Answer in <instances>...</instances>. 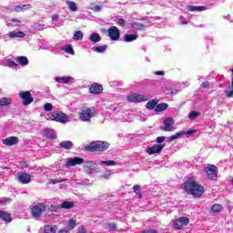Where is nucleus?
Here are the masks:
<instances>
[{
	"label": "nucleus",
	"mask_w": 233,
	"mask_h": 233,
	"mask_svg": "<svg viewBox=\"0 0 233 233\" xmlns=\"http://www.w3.org/2000/svg\"><path fill=\"white\" fill-rule=\"evenodd\" d=\"M76 225V219L71 218L67 223H66V229L69 230H74L75 227Z\"/></svg>",
	"instance_id": "obj_31"
},
{
	"label": "nucleus",
	"mask_w": 233,
	"mask_h": 233,
	"mask_svg": "<svg viewBox=\"0 0 233 233\" xmlns=\"http://www.w3.org/2000/svg\"><path fill=\"white\" fill-rule=\"evenodd\" d=\"M84 170L86 174H96L97 170H96V163L93 161H87L86 162V165L84 166Z\"/></svg>",
	"instance_id": "obj_15"
},
{
	"label": "nucleus",
	"mask_w": 233,
	"mask_h": 233,
	"mask_svg": "<svg viewBox=\"0 0 233 233\" xmlns=\"http://www.w3.org/2000/svg\"><path fill=\"white\" fill-rule=\"evenodd\" d=\"M63 50L66 53V54H70V56H74L75 52H74V48H72V46H64Z\"/></svg>",
	"instance_id": "obj_41"
},
{
	"label": "nucleus",
	"mask_w": 233,
	"mask_h": 233,
	"mask_svg": "<svg viewBox=\"0 0 233 233\" xmlns=\"http://www.w3.org/2000/svg\"><path fill=\"white\" fill-rule=\"evenodd\" d=\"M60 148H65V150H71L74 147V143L70 140L62 141L59 143Z\"/></svg>",
	"instance_id": "obj_20"
},
{
	"label": "nucleus",
	"mask_w": 233,
	"mask_h": 233,
	"mask_svg": "<svg viewBox=\"0 0 233 233\" xmlns=\"http://www.w3.org/2000/svg\"><path fill=\"white\" fill-rule=\"evenodd\" d=\"M163 148H165L164 145L155 144L153 147H149L146 149L147 154L148 156H154V154H159Z\"/></svg>",
	"instance_id": "obj_11"
},
{
	"label": "nucleus",
	"mask_w": 233,
	"mask_h": 233,
	"mask_svg": "<svg viewBox=\"0 0 233 233\" xmlns=\"http://www.w3.org/2000/svg\"><path fill=\"white\" fill-rule=\"evenodd\" d=\"M157 106V100H156V99L147 102L146 105V106H147V108H148V110H152V109L156 108Z\"/></svg>",
	"instance_id": "obj_34"
},
{
	"label": "nucleus",
	"mask_w": 233,
	"mask_h": 233,
	"mask_svg": "<svg viewBox=\"0 0 233 233\" xmlns=\"http://www.w3.org/2000/svg\"><path fill=\"white\" fill-rule=\"evenodd\" d=\"M57 233H70V231L67 228H63V229H60Z\"/></svg>",
	"instance_id": "obj_55"
},
{
	"label": "nucleus",
	"mask_w": 233,
	"mask_h": 233,
	"mask_svg": "<svg viewBox=\"0 0 233 233\" xmlns=\"http://www.w3.org/2000/svg\"><path fill=\"white\" fill-rule=\"evenodd\" d=\"M57 19H59V15H54L52 16V21H57Z\"/></svg>",
	"instance_id": "obj_57"
},
{
	"label": "nucleus",
	"mask_w": 233,
	"mask_h": 233,
	"mask_svg": "<svg viewBox=\"0 0 233 233\" xmlns=\"http://www.w3.org/2000/svg\"><path fill=\"white\" fill-rule=\"evenodd\" d=\"M62 208H74V203L70 201H65L61 204Z\"/></svg>",
	"instance_id": "obj_40"
},
{
	"label": "nucleus",
	"mask_w": 233,
	"mask_h": 233,
	"mask_svg": "<svg viewBox=\"0 0 233 233\" xmlns=\"http://www.w3.org/2000/svg\"><path fill=\"white\" fill-rule=\"evenodd\" d=\"M91 10H93V12H101V10H103V6L94 5L93 7H91Z\"/></svg>",
	"instance_id": "obj_46"
},
{
	"label": "nucleus",
	"mask_w": 233,
	"mask_h": 233,
	"mask_svg": "<svg viewBox=\"0 0 233 233\" xmlns=\"http://www.w3.org/2000/svg\"><path fill=\"white\" fill-rule=\"evenodd\" d=\"M98 165H106V167H115L116 161L114 160H107V161H100Z\"/></svg>",
	"instance_id": "obj_39"
},
{
	"label": "nucleus",
	"mask_w": 233,
	"mask_h": 233,
	"mask_svg": "<svg viewBox=\"0 0 233 233\" xmlns=\"http://www.w3.org/2000/svg\"><path fill=\"white\" fill-rule=\"evenodd\" d=\"M204 172L208 176V179L216 181L218 179V167L214 165H208L204 167Z\"/></svg>",
	"instance_id": "obj_6"
},
{
	"label": "nucleus",
	"mask_w": 233,
	"mask_h": 233,
	"mask_svg": "<svg viewBox=\"0 0 233 233\" xmlns=\"http://www.w3.org/2000/svg\"><path fill=\"white\" fill-rule=\"evenodd\" d=\"M78 233H86V228L84 226L78 227Z\"/></svg>",
	"instance_id": "obj_50"
},
{
	"label": "nucleus",
	"mask_w": 233,
	"mask_h": 233,
	"mask_svg": "<svg viewBox=\"0 0 233 233\" xmlns=\"http://www.w3.org/2000/svg\"><path fill=\"white\" fill-rule=\"evenodd\" d=\"M180 25H188V21L185 19V17H180Z\"/></svg>",
	"instance_id": "obj_51"
},
{
	"label": "nucleus",
	"mask_w": 233,
	"mask_h": 233,
	"mask_svg": "<svg viewBox=\"0 0 233 233\" xmlns=\"http://www.w3.org/2000/svg\"><path fill=\"white\" fill-rule=\"evenodd\" d=\"M168 108V105L167 103L158 104L156 106L155 110L156 112H164Z\"/></svg>",
	"instance_id": "obj_28"
},
{
	"label": "nucleus",
	"mask_w": 233,
	"mask_h": 233,
	"mask_svg": "<svg viewBox=\"0 0 233 233\" xmlns=\"http://www.w3.org/2000/svg\"><path fill=\"white\" fill-rule=\"evenodd\" d=\"M44 136L47 139H54L56 137V131L54 129H46L44 130Z\"/></svg>",
	"instance_id": "obj_24"
},
{
	"label": "nucleus",
	"mask_w": 233,
	"mask_h": 233,
	"mask_svg": "<svg viewBox=\"0 0 233 233\" xmlns=\"http://www.w3.org/2000/svg\"><path fill=\"white\" fill-rule=\"evenodd\" d=\"M107 148L108 143L103 141H96L87 146L86 147V150H87V152H105V150H107Z\"/></svg>",
	"instance_id": "obj_3"
},
{
	"label": "nucleus",
	"mask_w": 233,
	"mask_h": 233,
	"mask_svg": "<svg viewBox=\"0 0 233 233\" xmlns=\"http://www.w3.org/2000/svg\"><path fill=\"white\" fill-rule=\"evenodd\" d=\"M5 65L7 66H10V68H14V67L17 66V64L11 59L5 60Z\"/></svg>",
	"instance_id": "obj_44"
},
{
	"label": "nucleus",
	"mask_w": 233,
	"mask_h": 233,
	"mask_svg": "<svg viewBox=\"0 0 233 233\" xmlns=\"http://www.w3.org/2000/svg\"><path fill=\"white\" fill-rule=\"evenodd\" d=\"M117 23H118V25H125V20L123 18H119Z\"/></svg>",
	"instance_id": "obj_56"
},
{
	"label": "nucleus",
	"mask_w": 233,
	"mask_h": 233,
	"mask_svg": "<svg viewBox=\"0 0 233 233\" xmlns=\"http://www.w3.org/2000/svg\"><path fill=\"white\" fill-rule=\"evenodd\" d=\"M127 100L129 103H143V101H148V96L145 95L131 94L127 96Z\"/></svg>",
	"instance_id": "obj_7"
},
{
	"label": "nucleus",
	"mask_w": 233,
	"mask_h": 233,
	"mask_svg": "<svg viewBox=\"0 0 233 233\" xmlns=\"http://www.w3.org/2000/svg\"><path fill=\"white\" fill-rule=\"evenodd\" d=\"M205 10H207L206 6H190L189 7L190 12H196V11L203 12Z\"/></svg>",
	"instance_id": "obj_37"
},
{
	"label": "nucleus",
	"mask_w": 233,
	"mask_h": 233,
	"mask_svg": "<svg viewBox=\"0 0 233 233\" xmlns=\"http://www.w3.org/2000/svg\"><path fill=\"white\" fill-rule=\"evenodd\" d=\"M96 114V109L84 107L79 112V119L80 121L89 122L92 117H95Z\"/></svg>",
	"instance_id": "obj_4"
},
{
	"label": "nucleus",
	"mask_w": 233,
	"mask_h": 233,
	"mask_svg": "<svg viewBox=\"0 0 233 233\" xmlns=\"http://www.w3.org/2000/svg\"><path fill=\"white\" fill-rule=\"evenodd\" d=\"M188 223H190L188 218L181 217L173 220V227L176 230H181V228H183V227H187Z\"/></svg>",
	"instance_id": "obj_8"
},
{
	"label": "nucleus",
	"mask_w": 233,
	"mask_h": 233,
	"mask_svg": "<svg viewBox=\"0 0 233 233\" xmlns=\"http://www.w3.org/2000/svg\"><path fill=\"white\" fill-rule=\"evenodd\" d=\"M89 41H91V43H99V41H101V35L97 33H94L90 35Z\"/></svg>",
	"instance_id": "obj_27"
},
{
	"label": "nucleus",
	"mask_w": 233,
	"mask_h": 233,
	"mask_svg": "<svg viewBox=\"0 0 233 233\" xmlns=\"http://www.w3.org/2000/svg\"><path fill=\"white\" fill-rule=\"evenodd\" d=\"M141 121H145V119H140Z\"/></svg>",
	"instance_id": "obj_64"
},
{
	"label": "nucleus",
	"mask_w": 233,
	"mask_h": 233,
	"mask_svg": "<svg viewBox=\"0 0 233 233\" xmlns=\"http://www.w3.org/2000/svg\"><path fill=\"white\" fill-rule=\"evenodd\" d=\"M38 28H39V30H43L45 28V25L39 24Z\"/></svg>",
	"instance_id": "obj_59"
},
{
	"label": "nucleus",
	"mask_w": 233,
	"mask_h": 233,
	"mask_svg": "<svg viewBox=\"0 0 233 233\" xmlns=\"http://www.w3.org/2000/svg\"><path fill=\"white\" fill-rule=\"evenodd\" d=\"M164 130L166 132L174 130V119L172 117H167L164 120Z\"/></svg>",
	"instance_id": "obj_16"
},
{
	"label": "nucleus",
	"mask_w": 233,
	"mask_h": 233,
	"mask_svg": "<svg viewBox=\"0 0 233 233\" xmlns=\"http://www.w3.org/2000/svg\"><path fill=\"white\" fill-rule=\"evenodd\" d=\"M17 179L22 185H28L32 181V177L28 173L20 172L17 174Z\"/></svg>",
	"instance_id": "obj_12"
},
{
	"label": "nucleus",
	"mask_w": 233,
	"mask_h": 233,
	"mask_svg": "<svg viewBox=\"0 0 233 233\" xmlns=\"http://www.w3.org/2000/svg\"><path fill=\"white\" fill-rule=\"evenodd\" d=\"M16 62L22 66H26V65H28V58L26 56H19L17 57Z\"/></svg>",
	"instance_id": "obj_29"
},
{
	"label": "nucleus",
	"mask_w": 233,
	"mask_h": 233,
	"mask_svg": "<svg viewBox=\"0 0 233 233\" xmlns=\"http://www.w3.org/2000/svg\"><path fill=\"white\" fill-rule=\"evenodd\" d=\"M0 219H3L6 223L12 222V217L6 211H0Z\"/></svg>",
	"instance_id": "obj_22"
},
{
	"label": "nucleus",
	"mask_w": 233,
	"mask_h": 233,
	"mask_svg": "<svg viewBox=\"0 0 233 233\" xmlns=\"http://www.w3.org/2000/svg\"><path fill=\"white\" fill-rule=\"evenodd\" d=\"M83 35L84 34L82 33V31H76L73 35V39L75 41H83Z\"/></svg>",
	"instance_id": "obj_30"
},
{
	"label": "nucleus",
	"mask_w": 233,
	"mask_h": 233,
	"mask_svg": "<svg viewBox=\"0 0 233 233\" xmlns=\"http://www.w3.org/2000/svg\"><path fill=\"white\" fill-rule=\"evenodd\" d=\"M46 119H47V121H56L57 123H68V121H70V117L61 111H54L46 115Z\"/></svg>",
	"instance_id": "obj_2"
},
{
	"label": "nucleus",
	"mask_w": 233,
	"mask_h": 233,
	"mask_svg": "<svg viewBox=\"0 0 233 233\" xmlns=\"http://www.w3.org/2000/svg\"><path fill=\"white\" fill-rule=\"evenodd\" d=\"M50 210H57V206L51 205Z\"/></svg>",
	"instance_id": "obj_58"
},
{
	"label": "nucleus",
	"mask_w": 233,
	"mask_h": 233,
	"mask_svg": "<svg viewBox=\"0 0 233 233\" xmlns=\"http://www.w3.org/2000/svg\"><path fill=\"white\" fill-rule=\"evenodd\" d=\"M89 90L91 94H101V92L103 91V86L101 85L95 84L90 87Z\"/></svg>",
	"instance_id": "obj_21"
},
{
	"label": "nucleus",
	"mask_w": 233,
	"mask_h": 233,
	"mask_svg": "<svg viewBox=\"0 0 233 233\" xmlns=\"http://www.w3.org/2000/svg\"><path fill=\"white\" fill-rule=\"evenodd\" d=\"M163 141H165V137H157V143H163Z\"/></svg>",
	"instance_id": "obj_52"
},
{
	"label": "nucleus",
	"mask_w": 233,
	"mask_h": 233,
	"mask_svg": "<svg viewBox=\"0 0 233 233\" xmlns=\"http://www.w3.org/2000/svg\"><path fill=\"white\" fill-rule=\"evenodd\" d=\"M54 106L51 103H46L44 105V110L46 112H50L51 110H53Z\"/></svg>",
	"instance_id": "obj_45"
},
{
	"label": "nucleus",
	"mask_w": 233,
	"mask_h": 233,
	"mask_svg": "<svg viewBox=\"0 0 233 233\" xmlns=\"http://www.w3.org/2000/svg\"><path fill=\"white\" fill-rule=\"evenodd\" d=\"M184 134L185 133H181V131L177 132L175 135L168 137L167 141H176V139H179V137H181V136H183Z\"/></svg>",
	"instance_id": "obj_35"
},
{
	"label": "nucleus",
	"mask_w": 233,
	"mask_h": 233,
	"mask_svg": "<svg viewBox=\"0 0 233 233\" xmlns=\"http://www.w3.org/2000/svg\"><path fill=\"white\" fill-rule=\"evenodd\" d=\"M7 26H21V20L12 18L6 22Z\"/></svg>",
	"instance_id": "obj_25"
},
{
	"label": "nucleus",
	"mask_w": 233,
	"mask_h": 233,
	"mask_svg": "<svg viewBox=\"0 0 233 233\" xmlns=\"http://www.w3.org/2000/svg\"><path fill=\"white\" fill-rule=\"evenodd\" d=\"M182 188L187 192V194H190L195 198L203 196V192L205 190L203 186L199 185L198 181H196V177H188L187 181L184 182L182 185Z\"/></svg>",
	"instance_id": "obj_1"
},
{
	"label": "nucleus",
	"mask_w": 233,
	"mask_h": 233,
	"mask_svg": "<svg viewBox=\"0 0 233 233\" xmlns=\"http://www.w3.org/2000/svg\"><path fill=\"white\" fill-rule=\"evenodd\" d=\"M12 100L8 97H3L0 99V106H8V105H11Z\"/></svg>",
	"instance_id": "obj_32"
},
{
	"label": "nucleus",
	"mask_w": 233,
	"mask_h": 233,
	"mask_svg": "<svg viewBox=\"0 0 233 233\" xmlns=\"http://www.w3.org/2000/svg\"><path fill=\"white\" fill-rule=\"evenodd\" d=\"M109 230H116V223L108 224Z\"/></svg>",
	"instance_id": "obj_53"
},
{
	"label": "nucleus",
	"mask_w": 233,
	"mask_h": 233,
	"mask_svg": "<svg viewBox=\"0 0 233 233\" xmlns=\"http://www.w3.org/2000/svg\"><path fill=\"white\" fill-rule=\"evenodd\" d=\"M66 5L71 12H77V5L74 1H66Z\"/></svg>",
	"instance_id": "obj_26"
},
{
	"label": "nucleus",
	"mask_w": 233,
	"mask_h": 233,
	"mask_svg": "<svg viewBox=\"0 0 233 233\" xmlns=\"http://www.w3.org/2000/svg\"><path fill=\"white\" fill-rule=\"evenodd\" d=\"M124 39L126 43H131V41H136V39H137V35H126Z\"/></svg>",
	"instance_id": "obj_33"
},
{
	"label": "nucleus",
	"mask_w": 233,
	"mask_h": 233,
	"mask_svg": "<svg viewBox=\"0 0 233 233\" xmlns=\"http://www.w3.org/2000/svg\"><path fill=\"white\" fill-rule=\"evenodd\" d=\"M123 121H128V119H127V118H123Z\"/></svg>",
	"instance_id": "obj_62"
},
{
	"label": "nucleus",
	"mask_w": 233,
	"mask_h": 233,
	"mask_svg": "<svg viewBox=\"0 0 233 233\" xmlns=\"http://www.w3.org/2000/svg\"><path fill=\"white\" fill-rule=\"evenodd\" d=\"M56 83H62V85H68V83H74V77L72 76H57L55 78Z\"/></svg>",
	"instance_id": "obj_18"
},
{
	"label": "nucleus",
	"mask_w": 233,
	"mask_h": 233,
	"mask_svg": "<svg viewBox=\"0 0 233 233\" xmlns=\"http://www.w3.org/2000/svg\"><path fill=\"white\" fill-rule=\"evenodd\" d=\"M44 233H57V226H52V225L44 226Z\"/></svg>",
	"instance_id": "obj_23"
},
{
	"label": "nucleus",
	"mask_w": 233,
	"mask_h": 233,
	"mask_svg": "<svg viewBox=\"0 0 233 233\" xmlns=\"http://www.w3.org/2000/svg\"><path fill=\"white\" fill-rule=\"evenodd\" d=\"M199 115H200L199 112L192 111L191 113H189L188 117H189V119L194 120L197 117H199Z\"/></svg>",
	"instance_id": "obj_43"
},
{
	"label": "nucleus",
	"mask_w": 233,
	"mask_h": 233,
	"mask_svg": "<svg viewBox=\"0 0 233 233\" xmlns=\"http://www.w3.org/2000/svg\"><path fill=\"white\" fill-rule=\"evenodd\" d=\"M63 182V179H51L49 181V183H51L52 185H56V183H61Z\"/></svg>",
	"instance_id": "obj_48"
},
{
	"label": "nucleus",
	"mask_w": 233,
	"mask_h": 233,
	"mask_svg": "<svg viewBox=\"0 0 233 233\" xmlns=\"http://www.w3.org/2000/svg\"><path fill=\"white\" fill-rule=\"evenodd\" d=\"M212 212H215L216 214H218V212H221L223 210V206L219 204H215L211 208Z\"/></svg>",
	"instance_id": "obj_36"
},
{
	"label": "nucleus",
	"mask_w": 233,
	"mask_h": 233,
	"mask_svg": "<svg viewBox=\"0 0 233 233\" xmlns=\"http://www.w3.org/2000/svg\"><path fill=\"white\" fill-rule=\"evenodd\" d=\"M154 75L155 76H165V72H163V71H155Z\"/></svg>",
	"instance_id": "obj_54"
},
{
	"label": "nucleus",
	"mask_w": 233,
	"mask_h": 233,
	"mask_svg": "<svg viewBox=\"0 0 233 233\" xmlns=\"http://www.w3.org/2000/svg\"><path fill=\"white\" fill-rule=\"evenodd\" d=\"M25 10H32V5L30 4L19 5L14 7L15 12H25Z\"/></svg>",
	"instance_id": "obj_19"
},
{
	"label": "nucleus",
	"mask_w": 233,
	"mask_h": 233,
	"mask_svg": "<svg viewBox=\"0 0 233 233\" xmlns=\"http://www.w3.org/2000/svg\"><path fill=\"white\" fill-rule=\"evenodd\" d=\"M231 86H232V88H233V77H232Z\"/></svg>",
	"instance_id": "obj_61"
},
{
	"label": "nucleus",
	"mask_w": 233,
	"mask_h": 233,
	"mask_svg": "<svg viewBox=\"0 0 233 233\" xmlns=\"http://www.w3.org/2000/svg\"><path fill=\"white\" fill-rule=\"evenodd\" d=\"M208 86H210V82H203L201 84L202 88H208Z\"/></svg>",
	"instance_id": "obj_49"
},
{
	"label": "nucleus",
	"mask_w": 233,
	"mask_h": 233,
	"mask_svg": "<svg viewBox=\"0 0 233 233\" xmlns=\"http://www.w3.org/2000/svg\"><path fill=\"white\" fill-rule=\"evenodd\" d=\"M8 203H10V201H12L11 199H7Z\"/></svg>",
	"instance_id": "obj_63"
},
{
	"label": "nucleus",
	"mask_w": 233,
	"mask_h": 233,
	"mask_svg": "<svg viewBox=\"0 0 233 233\" xmlns=\"http://www.w3.org/2000/svg\"><path fill=\"white\" fill-rule=\"evenodd\" d=\"M85 163V159L81 157H69L66 159V167H76V165H83Z\"/></svg>",
	"instance_id": "obj_13"
},
{
	"label": "nucleus",
	"mask_w": 233,
	"mask_h": 233,
	"mask_svg": "<svg viewBox=\"0 0 233 233\" xmlns=\"http://www.w3.org/2000/svg\"><path fill=\"white\" fill-rule=\"evenodd\" d=\"M43 212H46V204L45 203H38L31 208V214L35 219L41 218V214H43Z\"/></svg>",
	"instance_id": "obj_5"
},
{
	"label": "nucleus",
	"mask_w": 233,
	"mask_h": 233,
	"mask_svg": "<svg viewBox=\"0 0 233 233\" xmlns=\"http://www.w3.org/2000/svg\"><path fill=\"white\" fill-rule=\"evenodd\" d=\"M94 52H97L98 54H103L106 50V46H99L93 47Z\"/></svg>",
	"instance_id": "obj_38"
},
{
	"label": "nucleus",
	"mask_w": 233,
	"mask_h": 233,
	"mask_svg": "<svg viewBox=\"0 0 233 233\" xmlns=\"http://www.w3.org/2000/svg\"><path fill=\"white\" fill-rule=\"evenodd\" d=\"M18 96L21 97V99H23L24 106H26L34 102V97H32V94L29 91H20Z\"/></svg>",
	"instance_id": "obj_9"
},
{
	"label": "nucleus",
	"mask_w": 233,
	"mask_h": 233,
	"mask_svg": "<svg viewBox=\"0 0 233 233\" xmlns=\"http://www.w3.org/2000/svg\"><path fill=\"white\" fill-rule=\"evenodd\" d=\"M107 35L111 41H119L121 32L119 31V28L111 26L109 29H107Z\"/></svg>",
	"instance_id": "obj_10"
},
{
	"label": "nucleus",
	"mask_w": 233,
	"mask_h": 233,
	"mask_svg": "<svg viewBox=\"0 0 233 233\" xmlns=\"http://www.w3.org/2000/svg\"><path fill=\"white\" fill-rule=\"evenodd\" d=\"M105 179L108 178V175H104Z\"/></svg>",
	"instance_id": "obj_60"
},
{
	"label": "nucleus",
	"mask_w": 233,
	"mask_h": 233,
	"mask_svg": "<svg viewBox=\"0 0 233 233\" xmlns=\"http://www.w3.org/2000/svg\"><path fill=\"white\" fill-rule=\"evenodd\" d=\"M183 136H192V134H196V130H187V131H181Z\"/></svg>",
	"instance_id": "obj_47"
},
{
	"label": "nucleus",
	"mask_w": 233,
	"mask_h": 233,
	"mask_svg": "<svg viewBox=\"0 0 233 233\" xmlns=\"http://www.w3.org/2000/svg\"><path fill=\"white\" fill-rule=\"evenodd\" d=\"M3 144L6 147H14L19 143V138L17 137H9L2 140Z\"/></svg>",
	"instance_id": "obj_17"
},
{
	"label": "nucleus",
	"mask_w": 233,
	"mask_h": 233,
	"mask_svg": "<svg viewBox=\"0 0 233 233\" xmlns=\"http://www.w3.org/2000/svg\"><path fill=\"white\" fill-rule=\"evenodd\" d=\"M25 35L23 31H11L6 34V37H9V39H24Z\"/></svg>",
	"instance_id": "obj_14"
},
{
	"label": "nucleus",
	"mask_w": 233,
	"mask_h": 233,
	"mask_svg": "<svg viewBox=\"0 0 233 233\" xmlns=\"http://www.w3.org/2000/svg\"><path fill=\"white\" fill-rule=\"evenodd\" d=\"M133 190L137 194V196H138V198L142 197V195H141V187L139 185L134 186Z\"/></svg>",
	"instance_id": "obj_42"
}]
</instances>
